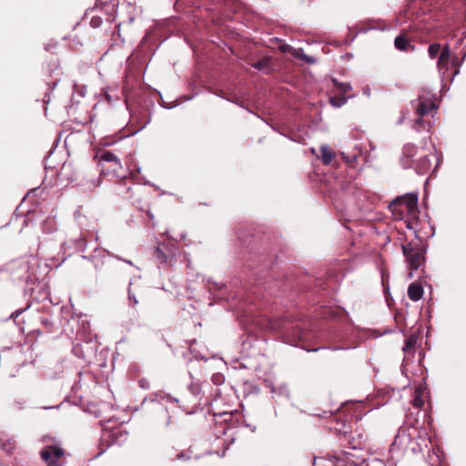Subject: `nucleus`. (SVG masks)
I'll use <instances>...</instances> for the list:
<instances>
[{"label":"nucleus","instance_id":"f257e3e1","mask_svg":"<svg viewBox=\"0 0 466 466\" xmlns=\"http://www.w3.org/2000/svg\"><path fill=\"white\" fill-rule=\"evenodd\" d=\"M428 434L424 429L415 426L401 427L394 439L392 449L416 454L422 452L428 447Z\"/></svg>","mask_w":466,"mask_h":466},{"label":"nucleus","instance_id":"f03ea898","mask_svg":"<svg viewBox=\"0 0 466 466\" xmlns=\"http://www.w3.org/2000/svg\"><path fill=\"white\" fill-rule=\"evenodd\" d=\"M390 209L396 219H405L406 217L418 218V195L406 194L394 199L390 204Z\"/></svg>","mask_w":466,"mask_h":466},{"label":"nucleus","instance_id":"7ed1b4c3","mask_svg":"<svg viewBox=\"0 0 466 466\" xmlns=\"http://www.w3.org/2000/svg\"><path fill=\"white\" fill-rule=\"evenodd\" d=\"M402 253L410 269L409 278L413 277V271L417 270L424 261V250L420 244L407 243L401 245Z\"/></svg>","mask_w":466,"mask_h":466},{"label":"nucleus","instance_id":"20e7f679","mask_svg":"<svg viewBox=\"0 0 466 466\" xmlns=\"http://www.w3.org/2000/svg\"><path fill=\"white\" fill-rule=\"evenodd\" d=\"M40 457L46 466H63L66 464V451L59 443L46 445L40 451Z\"/></svg>","mask_w":466,"mask_h":466},{"label":"nucleus","instance_id":"39448f33","mask_svg":"<svg viewBox=\"0 0 466 466\" xmlns=\"http://www.w3.org/2000/svg\"><path fill=\"white\" fill-rule=\"evenodd\" d=\"M415 103L416 114L419 116V118L416 121V126H420L423 124L421 118L425 116L432 115L433 113H435L437 110V106L431 100H428L420 96L417 99Z\"/></svg>","mask_w":466,"mask_h":466},{"label":"nucleus","instance_id":"423d86ee","mask_svg":"<svg viewBox=\"0 0 466 466\" xmlns=\"http://www.w3.org/2000/svg\"><path fill=\"white\" fill-rule=\"evenodd\" d=\"M451 59V51L449 46L446 45L441 51L437 66L438 70L441 75H445L448 70V65Z\"/></svg>","mask_w":466,"mask_h":466},{"label":"nucleus","instance_id":"0eeeda50","mask_svg":"<svg viewBox=\"0 0 466 466\" xmlns=\"http://www.w3.org/2000/svg\"><path fill=\"white\" fill-rule=\"evenodd\" d=\"M416 147L412 144H407L403 147L400 163L404 168L411 167V158L415 156Z\"/></svg>","mask_w":466,"mask_h":466},{"label":"nucleus","instance_id":"6e6552de","mask_svg":"<svg viewBox=\"0 0 466 466\" xmlns=\"http://www.w3.org/2000/svg\"><path fill=\"white\" fill-rule=\"evenodd\" d=\"M408 296L412 301L420 300L423 296V289L420 284L412 282L408 288Z\"/></svg>","mask_w":466,"mask_h":466},{"label":"nucleus","instance_id":"1a4fd4ad","mask_svg":"<svg viewBox=\"0 0 466 466\" xmlns=\"http://www.w3.org/2000/svg\"><path fill=\"white\" fill-rule=\"evenodd\" d=\"M417 336L412 334L406 338L402 350L405 355L412 354L414 352L415 345L417 343Z\"/></svg>","mask_w":466,"mask_h":466},{"label":"nucleus","instance_id":"9d476101","mask_svg":"<svg viewBox=\"0 0 466 466\" xmlns=\"http://www.w3.org/2000/svg\"><path fill=\"white\" fill-rule=\"evenodd\" d=\"M320 152V158L324 165L330 164L335 157V153L326 145L321 146Z\"/></svg>","mask_w":466,"mask_h":466},{"label":"nucleus","instance_id":"9b49d317","mask_svg":"<svg viewBox=\"0 0 466 466\" xmlns=\"http://www.w3.org/2000/svg\"><path fill=\"white\" fill-rule=\"evenodd\" d=\"M332 83L336 90L341 94L344 95L351 91L352 86L349 82L340 83L337 79H332Z\"/></svg>","mask_w":466,"mask_h":466},{"label":"nucleus","instance_id":"f8f14e48","mask_svg":"<svg viewBox=\"0 0 466 466\" xmlns=\"http://www.w3.org/2000/svg\"><path fill=\"white\" fill-rule=\"evenodd\" d=\"M99 157H100L101 161L113 162L116 166L121 167V163H120L119 158L114 153H112L110 151H104V152H102L100 154Z\"/></svg>","mask_w":466,"mask_h":466},{"label":"nucleus","instance_id":"ddd939ff","mask_svg":"<svg viewBox=\"0 0 466 466\" xmlns=\"http://www.w3.org/2000/svg\"><path fill=\"white\" fill-rule=\"evenodd\" d=\"M348 97L339 93V95L330 97V104L334 106L340 107L346 104Z\"/></svg>","mask_w":466,"mask_h":466},{"label":"nucleus","instance_id":"4468645a","mask_svg":"<svg viewBox=\"0 0 466 466\" xmlns=\"http://www.w3.org/2000/svg\"><path fill=\"white\" fill-rule=\"evenodd\" d=\"M394 44L397 49L404 51L409 46V41L405 36L399 35L395 38Z\"/></svg>","mask_w":466,"mask_h":466},{"label":"nucleus","instance_id":"2eb2a0df","mask_svg":"<svg viewBox=\"0 0 466 466\" xmlns=\"http://www.w3.org/2000/svg\"><path fill=\"white\" fill-rule=\"evenodd\" d=\"M431 167V161L427 157H421L418 164H417V169L420 173L426 172Z\"/></svg>","mask_w":466,"mask_h":466},{"label":"nucleus","instance_id":"dca6fc26","mask_svg":"<svg viewBox=\"0 0 466 466\" xmlns=\"http://www.w3.org/2000/svg\"><path fill=\"white\" fill-rule=\"evenodd\" d=\"M440 51L441 45L437 43L431 45L428 48L429 56L431 59H434Z\"/></svg>","mask_w":466,"mask_h":466},{"label":"nucleus","instance_id":"f3484780","mask_svg":"<svg viewBox=\"0 0 466 466\" xmlns=\"http://www.w3.org/2000/svg\"><path fill=\"white\" fill-rule=\"evenodd\" d=\"M296 56H297L299 58H300V59H302L303 61H305L306 63H308V64H314V63H316V59H315V58H313V57H311V56H307V55H306V54H304L301 50L297 51V52H296Z\"/></svg>","mask_w":466,"mask_h":466},{"label":"nucleus","instance_id":"a211bd4d","mask_svg":"<svg viewBox=\"0 0 466 466\" xmlns=\"http://www.w3.org/2000/svg\"><path fill=\"white\" fill-rule=\"evenodd\" d=\"M413 404H414V406H416L418 408H420L424 404V400L421 398V396L420 395V390H416V396L414 398Z\"/></svg>","mask_w":466,"mask_h":466},{"label":"nucleus","instance_id":"6ab92c4d","mask_svg":"<svg viewBox=\"0 0 466 466\" xmlns=\"http://www.w3.org/2000/svg\"><path fill=\"white\" fill-rule=\"evenodd\" d=\"M406 227L410 229H414L417 224V218H411L410 217L405 218Z\"/></svg>","mask_w":466,"mask_h":466},{"label":"nucleus","instance_id":"aec40b11","mask_svg":"<svg viewBox=\"0 0 466 466\" xmlns=\"http://www.w3.org/2000/svg\"><path fill=\"white\" fill-rule=\"evenodd\" d=\"M156 254L157 256V258L160 260V262H162V263L167 262V258L166 254L161 249L157 248L156 251Z\"/></svg>","mask_w":466,"mask_h":466},{"label":"nucleus","instance_id":"412c9836","mask_svg":"<svg viewBox=\"0 0 466 466\" xmlns=\"http://www.w3.org/2000/svg\"><path fill=\"white\" fill-rule=\"evenodd\" d=\"M90 24L93 27H97L101 24V19L99 17H93Z\"/></svg>","mask_w":466,"mask_h":466},{"label":"nucleus","instance_id":"4be33fe9","mask_svg":"<svg viewBox=\"0 0 466 466\" xmlns=\"http://www.w3.org/2000/svg\"><path fill=\"white\" fill-rule=\"evenodd\" d=\"M192 393L196 396H198L200 394V388L198 385H192L191 386Z\"/></svg>","mask_w":466,"mask_h":466},{"label":"nucleus","instance_id":"5701e85b","mask_svg":"<svg viewBox=\"0 0 466 466\" xmlns=\"http://www.w3.org/2000/svg\"><path fill=\"white\" fill-rule=\"evenodd\" d=\"M129 190H130V187H127V188H126V192H123V193H122V192H119V194H122V195H123V197L127 198V197H128V196H127V194H128V191H129Z\"/></svg>","mask_w":466,"mask_h":466},{"label":"nucleus","instance_id":"b1692460","mask_svg":"<svg viewBox=\"0 0 466 466\" xmlns=\"http://www.w3.org/2000/svg\"><path fill=\"white\" fill-rule=\"evenodd\" d=\"M117 259L119 260H122V258H120L119 257H116ZM124 262L129 264V265H132V262L130 260H127V259H123Z\"/></svg>","mask_w":466,"mask_h":466},{"label":"nucleus","instance_id":"393cba45","mask_svg":"<svg viewBox=\"0 0 466 466\" xmlns=\"http://www.w3.org/2000/svg\"><path fill=\"white\" fill-rule=\"evenodd\" d=\"M254 66L258 69H261L262 68V64L261 63H258L256 65H254Z\"/></svg>","mask_w":466,"mask_h":466},{"label":"nucleus","instance_id":"a878e982","mask_svg":"<svg viewBox=\"0 0 466 466\" xmlns=\"http://www.w3.org/2000/svg\"><path fill=\"white\" fill-rule=\"evenodd\" d=\"M214 381H215V383H218V379L214 378Z\"/></svg>","mask_w":466,"mask_h":466},{"label":"nucleus","instance_id":"bb28decb","mask_svg":"<svg viewBox=\"0 0 466 466\" xmlns=\"http://www.w3.org/2000/svg\"><path fill=\"white\" fill-rule=\"evenodd\" d=\"M214 381H215V383H218V379L214 378Z\"/></svg>","mask_w":466,"mask_h":466},{"label":"nucleus","instance_id":"cd10ccee","mask_svg":"<svg viewBox=\"0 0 466 466\" xmlns=\"http://www.w3.org/2000/svg\"><path fill=\"white\" fill-rule=\"evenodd\" d=\"M4 271V268L0 267V272Z\"/></svg>","mask_w":466,"mask_h":466}]
</instances>
